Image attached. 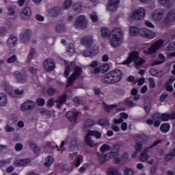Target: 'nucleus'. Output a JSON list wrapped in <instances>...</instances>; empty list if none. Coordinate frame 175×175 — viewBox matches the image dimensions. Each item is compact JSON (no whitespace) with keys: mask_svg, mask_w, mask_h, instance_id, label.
<instances>
[{"mask_svg":"<svg viewBox=\"0 0 175 175\" xmlns=\"http://www.w3.org/2000/svg\"><path fill=\"white\" fill-rule=\"evenodd\" d=\"M122 71L119 69H116L110 71L109 73L105 74L101 79L102 83L104 84H114V83H119L122 80Z\"/></svg>","mask_w":175,"mask_h":175,"instance_id":"nucleus-1","label":"nucleus"},{"mask_svg":"<svg viewBox=\"0 0 175 175\" xmlns=\"http://www.w3.org/2000/svg\"><path fill=\"white\" fill-rule=\"evenodd\" d=\"M129 33L131 36H137V35H140V36L146 38V39H154V38L157 36L155 32L147 28L139 29V27L136 26H131L129 28Z\"/></svg>","mask_w":175,"mask_h":175,"instance_id":"nucleus-2","label":"nucleus"},{"mask_svg":"<svg viewBox=\"0 0 175 175\" xmlns=\"http://www.w3.org/2000/svg\"><path fill=\"white\" fill-rule=\"evenodd\" d=\"M113 34L110 40L111 47H118L124 40V31L120 27L113 29Z\"/></svg>","mask_w":175,"mask_h":175,"instance_id":"nucleus-3","label":"nucleus"},{"mask_svg":"<svg viewBox=\"0 0 175 175\" xmlns=\"http://www.w3.org/2000/svg\"><path fill=\"white\" fill-rule=\"evenodd\" d=\"M36 107V103L33 100H27L23 102L20 106V111L23 113L25 111H31Z\"/></svg>","mask_w":175,"mask_h":175,"instance_id":"nucleus-4","label":"nucleus"},{"mask_svg":"<svg viewBox=\"0 0 175 175\" xmlns=\"http://www.w3.org/2000/svg\"><path fill=\"white\" fill-rule=\"evenodd\" d=\"M140 58L139 51H133L129 54L128 57L122 62V65H129Z\"/></svg>","mask_w":175,"mask_h":175,"instance_id":"nucleus-5","label":"nucleus"},{"mask_svg":"<svg viewBox=\"0 0 175 175\" xmlns=\"http://www.w3.org/2000/svg\"><path fill=\"white\" fill-rule=\"evenodd\" d=\"M161 143H162V140L159 139L154 142L149 148H145L141 153L140 159L142 162L148 161V149L152 148L153 147H157V146H158V144H161Z\"/></svg>","mask_w":175,"mask_h":175,"instance_id":"nucleus-6","label":"nucleus"},{"mask_svg":"<svg viewBox=\"0 0 175 175\" xmlns=\"http://www.w3.org/2000/svg\"><path fill=\"white\" fill-rule=\"evenodd\" d=\"M13 76L18 84H24V83H27L28 81V75L27 74H23L20 71H15L13 73Z\"/></svg>","mask_w":175,"mask_h":175,"instance_id":"nucleus-7","label":"nucleus"},{"mask_svg":"<svg viewBox=\"0 0 175 175\" xmlns=\"http://www.w3.org/2000/svg\"><path fill=\"white\" fill-rule=\"evenodd\" d=\"M87 18L84 15H81L78 16L75 21V25L77 28H80L81 29H84L87 28Z\"/></svg>","mask_w":175,"mask_h":175,"instance_id":"nucleus-8","label":"nucleus"},{"mask_svg":"<svg viewBox=\"0 0 175 175\" xmlns=\"http://www.w3.org/2000/svg\"><path fill=\"white\" fill-rule=\"evenodd\" d=\"M43 68L46 72H53L55 69V62L51 58L46 59L43 62Z\"/></svg>","mask_w":175,"mask_h":175,"instance_id":"nucleus-9","label":"nucleus"},{"mask_svg":"<svg viewBox=\"0 0 175 175\" xmlns=\"http://www.w3.org/2000/svg\"><path fill=\"white\" fill-rule=\"evenodd\" d=\"M146 16V10L144 8H139L137 10L133 12L131 18L140 21V20H144Z\"/></svg>","mask_w":175,"mask_h":175,"instance_id":"nucleus-10","label":"nucleus"},{"mask_svg":"<svg viewBox=\"0 0 175 175\" xmlns=\"http://www.w3.org/2000/svg\"><path fill=\"white\" fill-rule=\"evenodd\" d=\"M121 0H108L107 10L109 12H114L118 9Z\"/></svg>","mask_w":175,"mask_h":175,"instance_id":"nucleus-11","label":"nucleus"},{"mask_svg":"<svg viewBox=\"0 0 175 175\" xmlns=\"http://www.w3.org/2000/svg\"><path fill=\"white\" fill-rule=\"evenodd\" d=\"M32 16V10L29 7H26L23 9L20 13L21 20H29Z\"/></svg>","mask_w":175,"mask_h":175,"instance_id":"nucleus-12","label":"nucleus"},{"mask_svg":"<svg viewBox=\"0 0 175 175\" xmlns=\"http://www.w3.org/2000/svg\"><path fill=\"white\" fill-rule=\"evenodd\" d=\"M20 39L22 43L25 44H28L29 40H31V31L29 29H26L20 34Z\"/></svg>","mask_w":175,"mask_h":175,"instance_id":"nucleus-13","label":"nucleus"},{"mask_svg":"<svg viewBox=\"0 0 175 175\" xmlns=\"http://www.w3.org/2000/svg\"><path fill=\"white\" fill-rule=\"evenodd\" d=\"M163 14H165V10L163 9H157L153 12L152 18L154 21H161L163 18Z\"/></svg>","mask_w":175,"mask_h":175,"instance_id":"nucleus-14","label":"nucleus"},{"mask_svg":"<svg viewBox=\"0 0 175 175\" xmlns=\"http://www.w3.org/2000/svg\"><path fill=\"white\" fill-rule=\"evenodd\" d=\"M99 53V49H85L82 51L81 54L83 57H95V55H98Z\"/></svg>","mask_w":175,"mask_h":175,"instance_id":"nucleus-15","label":"nucleus"},{"mask_svg":"<svg viewBox=\"0 0 175 175\" xmlns=\"http://www.w3.org/2000/svg\"><path fill=\"white\" fill-rule=\"evenodd\" d=\"M66 65L64 76L65 77H68V76H69V73H70L72 70H75V68H76V63L75 62H70L69 63H66Z\"/></svg>","mask_w":175,"mask_h":175,"instance_id":"nucleus-16","label":"nucleus"},{"mask_svg":"<svg viewBox=\"0 0 175 175\" xmlns=\"http://www.w3.org/2000/svg\"><path fill=\"white\" fill-rule=\"evenodd\" d=\"M66 116L70 122H76L77 121V117H79V112L69 111L66 112Z\"/></svg>","mask_w":175,"mask_h":175,"instance_id":"nucleus-17","label":"nucleus"},{"mask_svg":"<svg viewBox=\"0 0 175 175\" xmlns=\"http://www.w3.org/2000/svg\"><path fill=\"white\" fill-rule=\"evenodd\" d=\"M94 43V39L92 36H85L81 38V44L82 46H85V47H90Z\"/></svg>","mask_w":175,"mask_h":175,"instance_id":"nucleus-18","label":"nucleus"},{"mask_svg":"<svg viewBox=\"0 0 175 175\" xmlns=\"http://www.w3.org/2000/svg\"><path fill=\"white\" fill-rule=\"evenodd\" d=\"M102 107L103 110L106 111V113H110V111H111L113 109H116V107H118V105H117V104H113V105H109L106 103L103 102Z\"/></svg>","mask_w":175,"mask_h":175,"instance_id":"nucleus-19","label":"nucleus"},{"mask_svg":"<svg viewBox=\"0 0 175 175\" xmlns=\"http://www.w3.org/2000/svg\"><path fill=\"white\" fill-rule=\"evenodd\" d=\"M81 75H83V68L79 66H76L74 68V72H72V75L77 79H80Z\"/></svg>","mask_w":175,"mask_h":175,"instance_id":"nucleus-20","label":"nucleus"},{"mask_svg":"<svg viewBox=\"0 0 175 175\" xmlns=\"http://www.w3.org/2000/svg\"><path fill=\"white\" fill-rule=\"evenodd\" d=\"M8 47H14L17 44V37L12 35L8 40Z\"/></svg>","mask_w":175,"mask_h":175,"instance_id":"nucleus-21","label":"nucleus"},{"mask_svg":"<svg viewBox=\"0 0 175 175\" xmlns=\"http://www.w3.org/2000/svg\"><path fill=\"white\" fill-rule=\"evenodd\" d=\"M118 154H120V146L118 145H114L113 148L111 151L110 157L111 159H114L118 157Z\"/></svg>","mask_w":175,"mask_h":175,"instance_id":"nucleus-22","label":"nucleus"},{"mask_svg":"<svg viewBox=\"0 0 175 175\" xmlns=\"http://www.w3.org/2000/svg\"><path fill=\"white\" fill-rule=\"evenodd\" d=\"M100 31L102 38H110L111 36V31L108 27H102Z\"/></svg>","mask_w":175,"mask_h":175,"instance_id":"nucleus-23","label":"nucleus"},{"mask_svg":"<svg viewBox=\"0 0 175 175\" xmlns=\"http://www.w3.org/2000/svg\"><path fill=\"white\" fill-rule=\"evenodd\" d=\"M85 142L87 146H88L89 147H91L92 148L95 147L96 146L94 141L91 139V135H89L88 133L85 136Z\"/></svg>","mask_w":175,"mask_h":175,"instance_id":"nucleus-24","label":"nucleus"},{"mask_svg":"<svg viewBox=\"0 0 175 175\" xmlns=\"http://www.w3.org/2000/svg\"><path fill=\"white\" fill-rule=\"evenodd\" d=\"M78 78H77L76 77H75L74 75H70V77H68V81H67V83L66 85V87L68 88L69 87H72V85H73L76 81V80H77Z\"/></svg>","mask_w":175,"mask_h":175,"instance_id":"nucleus-25","label":"nucleus"},{"mask_svg":"<svg viewBox=\"0 0 175 175\" xmlns=\"http://www.w3.org/2000/svg\"><path fill=\"white\" fill-rule=\"evenodd\" d=\"M8 105V96L5 93H0V106Z\"/></svg>","mask_w":175,"mask_h":175,"instance_id":"nucleus-26","label":"nucleus"},{"mask_svg":"<svg viewBox=\"0 0 175 175\" xmlns=\"http://www.w3.org/2000/svg\"><path fill=\"white\" fill-rule=\"evenodd\" d=\"M158 50L154 46L153 44L151 45V46L148 49H144L143 51L144 54L151 55L154 54V53H157Z\"/></svg>","mask_w":175,"mask_h":175,"instance_id":"nucleus-27","label":"nucleus"},{"mask_svg":"<svg viewBox=\"0 0 175 175\" xmlns=\"http://www.w3.org/2000/svg\"><path fill=\"white\" fill-rule=\"evenodd\" d=\"M160 131L162 133H167L170 131V124L168 123H163L160 126Z\"/></svg>","mask_w":175,"mask_h":175,"instance_id":"nucleus-28","label":"nucleus"},{"mask_svg":"<svg viewBox=\"0 0 175 175\" xmlns=\"http://www.w3.org/2000/svg\"><path fill=\"white\" fill-rule=\"evenodd\" d=\"M109 124L110 121L107 120V118H100L98 121V125H100V126H107Z\"/></svg>","mask_w":175,"mask_h":175,"instance_id":"nucleus-29","label":"nucleus"},{"mask_svg":"<svg viewBox=\"0 0 175 175\" xmlns=\"http://www.w3.org/2000/svg\"><path fill=\"white\" fill-rule=\"evenodd\" d=\"M66 51L68 55H70V57H72V55H75V46H73V44H68L66 47Z\"/></svg>","mask_w":175,"mask_h":175,"instance_id":"nucleus-30","label":"nucleus"},{"mask_svg":"<svg viewBox=\"0 0 175 175\" xmlns=\"http://www.w3.org/2000/svg\"><path fill=\"white\" fill-rule=\"evenodd\" d=\"M87 133L90 136H94L96 139H100L102 137V134L98 131L88 130Z\"/></svg>","mask_w":175,"mask_h":175,"instance_id":"nucleus-31","label":"nucleus"},{"mask_svg":"<svg viewBox=\"0 0 175 175\" xmlns=\"http://www.w3.org/2000/svg\"><path fill=\"white\" fill-rule=\"evenodd\" d=\"M53 163H54V158H53V157H51V155H49L45 159L44 165L46 166V167H50Z\"/></svg>","mask_w":175,"mask_h":175,"instance_id":"nucleus-32","label":"nucleus"},{"mask_svg":"<svg viewBox=\"0 0 175 175\" xmlns=\"http://www.w3.org/2000/svg\"><path fill=\"white\" fill-rule=\"evenodd\" d=\"M55 31L62 33V32H65L66 31V26L64 23L58 24L55 26Z\"/></svg>","mask_w":175,"mask_h":175,"instance_id":"nucleus-33","label":"nucleus"},{"mask_svg":"<svg viewBox=\"0 0 175 175\" xmlns=\"http://www.w3.org/2000/svg\"><path fill=\"white\" fill-rule=\"evenodd\" d=\"M77 148V138H72L70 143V151H75Z\"/></svg>","mask_w":175,"mask_h":175,"instance_id":"nucleus-34","label":"nucleus"},{"mask_svg":"<svg viewBox=\"0 0 175 175\" xmlns=\"http://www.w3.org/2000/svg\"><path fill=\"white\" fill-rule=\"evenodd\" d=\"M72 9L75 12H77V13L80 12L83 10V3L79 2L73 4Z\"/></svg>","mask_w":175,"mask_h":175,"instance_id":"nucleus-35","label":"nucleus"},{"mask_svg":"<svg viewBox=\"0 0 175 175\" xmlns=\"http://www.w3.org/2000/svg\"><path fill=\"white\" fill-rule=\"evenodd\" d=\"M29 147L31 148L34 154H39V152H40V148L33 142L30 143Z\"/></svg>","mask_w":175,"mask_h":175,"instance_id":"nucleus-36","label":"nucleus"},{"mask_svg":"<svg viewBox=\"0 0 175 175\" xmlns=\"http://www.w3.org/2000/svg\"><path fill=\"white\" fill-rule=\"evenodd\" d=\"M28 163H31V159H23L17 161L19 166H26Z\"/></svg>","mask_w":175,"mask_h":175,"instance_id":"nucleus-37","label":"nucleus"},{"mask_svg":"<svg viewBox=\"0 0 175 175\" xmlns=\"http://www.w3.org/2000/svg\"><path fill=\"white\" fill-rule=\"evenodd\" d=\"M94 125H95V121L91 118H88L84 122V126L85 128H91Z\"/></svg>","mask_w":175,"mask_h":175,"instance_id":"nucleus-38","label":"nucleus"},{"mask_svg":"<svg viewBox=\"0 0 175 175\" xmlns=\"http://www.w3.org/2000/svg\"><path fill=\"white\" fill-rule=\"evenodd\" d=\"M163 43H165V41L162 39H159L153 43L152 45L153 47L156 48L157 50H159V49L163 46Z\"/></svg>","mask_w":175,"mask_h":175,"instance_id":"nucleus-39","label":"nucleus"},{"mask_svg":"<svg viewBox=\"0 0 175 175\" xmlns=\"http://www.w3.org/2000/svg\"><path fill=\"white\" fill-rule=\"evenodd\" d=\"M12 159H2L0 161V167H5L8 165H10Z\"/></svg>","mask_w":175,"mask_h":175,"instance_id":"nucleus-40","label":"nucleus"},{"mask_svg":"<svg viewBox=\"0 0 175 175\" xmlns=\"http://www.w3.org/2000/svg\"><path fill=\"white\" fill-rule=\"evenodd\" d=\"M124 174V175H133L135 174V171L133 169L128 167H123Z\"/></svg>","mask_w":175,"mask_h":175,"instance_id":"nucleus-41","label":"nucleus"},{"mask_svg":"<svg viewBox=\"0 0 175 175\" xmlns=\"http://www.w3.org/2000/svg\"><path fill=\"white\" fill-rule=\"evenodd\" d=\"M62 11V10L61 9V8H59V7H54L51 10V13H53V17H57V16H58V14H59Z\"/></svg>","mask_w":175,"mask_h":175,"instance_id":"nucleus-42","label":"nucleus"},{"mask_svg":"<svg viewBox=\"0 0 175 175\" xmlns=\"http://www.w3.org/2000/svg\"><path fill=\"white\" fill-rule=\"evenodd\" d=\"M107 175H120V171L117 168H109L107 172Z\"/></svg>","mask_w":175,"mask_h":175,"instance_id":"nucleus-43","label":"nucleus"},{"mask_svg":"<svg viewBox=\"0 0 175 175\" xmlns=\"http://www.w3.org/2000/svg\"><path fill=\"white\" fill-rule=\"evenodd\" d=\"M110 150H111V147L107 144H103L100 148V151L101 152H106V151H110Z\"/></svg>","mask_w":175,"mask_h":175,"instance_id":"nucleus-44","label":"nucleus"},{"mask_svg":"<svg viewBox=\"0 0 175 175\" xmlns=\"http://www.w3.org/2000/svg\"><path fill=\"white\" fill-rule=\"evenodd\" d=\"M46 94L49 96H53V95H55V94H57V89L50 87L46 90Z\"/></svg>","mask_w":175,"mask_h":175,"instance_id":"nucleus-45","label":"nucleus"},{"mask_svg":"<svg viewBox=\"0 0 175 175\" xmlns=\"http://www.w3.org/2000/svg\"><path fill=\"white\" fill-rule=\"evenodd\" d=\"M124 103H125V105L128 106V107H129L130 109H132V107H135V106H136V104L133 103V101L128 98H126L124 100Z\"/></svg>","mask_w":175,"mask_h":175,"instance_id":"nucleus-46","label":"nucleus"},{"mask_svg":"<svg viewBox=\"0 0 175 175\" xmlns=\"http://www.w3.org/2000/svg\"><path fill=\"white\" fill-rule=\"evenodd\" d=\"M66 99H68V96H66V94H62L59 96V99L56 100L55 102H60L63 104L66 103Z\"/></svg>","mask_w":175,"mask_h":175,"instance_id":"nucleus-47","label":"nucleus"},{"mask_svg":"<svg viewBox=\"0 0 175 175\" xmlns=\"http://www.w3.org/2000/svg\"><path fill=\"white\" fill-rule=\"evenodd\" d=\"M36 103L38 106H44V105H46V100H44V98H38L36 99Z\"/></svg>","mask_w":175,"mask_h":175,"instance_id":"nucleus-48","label":"nucleus"},{"mask_svg":"<svg viewBox=\"0 0 175 175\" xmlns=\"http://www.w3.org/2000/svg\"><path fill=\"white\" fill-rule=\"evenodd\" d=\"M160 118L161 120V121H169V120H170V113H162L160 116Z\"/></svg>","mask_w":175,"mask_h":175,"instance_id":"nucleus-49","label":"nucleus"},{"mask_svg":"<svg viewBox=\"0 0 175 175\" xmlns=\"http://www.w3.org/2000/svg\"><path fill=\"white\" fill-rule=\"evenodd\" d=\"M135 148L136 152H141V151L143 150V144H142V142H137L135 144Z\"/></svg>","mask_w":175,"mask_h":175,"instance_id":"nucleus-50","label":"nucleus"},{"mask_svg":"<svg viewBox=\"0 0 175 175\" xmlns=\"http://www.w3.org/2000/svg\"><path fill=\"white\" fill-rule=\"evenodd\" d=\"M35 53V49L32 48L28 55L27 62H31L32 58H33V54Z\"/></svg>","mask_w":175,"mask_h":175,"instance_id":"nucleus-51","label":"nucleus"},{"mask_svg":"<svg viewBox=\"0 0 175 175\" xmlns=\"http://www.w3.org/2000/svg\"><path fill=\"white\" fill-rule=\"evenodd\" d=\"M159 3L165 8H170V0H159Z\"/></svg>","mask_w":175,"mask_h":175,"instance_id":"nucleus-52","label":"nucleus"},{"mask_svg":"<svg viewBox=\"0 0 175 175\" xmlns=\"http://www.w3.org/2000/svg\"><path fill=\"white\" fill-rule=\"evenodd\" d=\"M149 81V88H155L157 87V83H155V81L154 80V78L150 77L148 78Z\"/></svg>","mask_w":175,"mask_h":175,"instance_id":"nucleus-53","label":"nucleus"},{"mask_svg":"<svg viewBox=\"0 0 175 175\" xmlns=\"http://www.w3.org/2000/svg\"><path fill=\"white\" fill-rule=\"evenodd\" d=\"M168 15L170 18H171L172 21L174 23L175 21V8L172 9L169 11Z\"/></svg>","mask_w":175,"mask_h":175,"instance_id":"nucleus-54","label":"nucleus"},{"mask_svg":"<svg viewBox=\"0 0 175 175\" xmlns=\"http://www.w3.org/2000/svg\"><path fill=\"white\" fill-rule=\"evenodd\" d=\"M109 69H110V66L107 63L103 64L101 66V72L103 73H106Z\"/></svg>","mask_w":175,"mask_h":175,"instance_id":"nucleus-55","label":"nucleus"},{"mask_svg":"<svg viewBox=\"0 0 175 175\" xmlns=\"http://www.w3.org/2000/svg\"><path fill=\"white\" fill-rule=\"evenodd\" d=\"M90 18L93 23H96L98 21V15H96V12H93L90 14Z\"/></svg>","mask_w":175,"mask_h":175,"instance_id":"nucleus-56","label":"nucleus"},{"mask_svg":"<svg viewBox=\"0 0 175 175\" xmlns=\"http://www.w3.org/2000/svg\"><path fill=\"white\" fill-rule=\"evenodd\" d=\"M115 94L117 95H125V90L122 88H116L115 90Z\"/></svg>","mask_w":175,"mask_h":175,"instance_id":"nucleus-57","label":"nucleus"},{"mask_svg":"<svg viewBox=\"0 0 175 175\" xmlns=\"http://www.w3.org/2000/svg\"><path fill=\"white\" fill-rule=\"evenodd\" d=\"M64 9L65 10L69 9V8H70V6H72V1H70V0H66L64 1Z\"/></svg>","mask_w":175,"mask_h":175,"instance_id":"nucleus-58","label":"nucleus"},{"mask_svg":"<svg viewBox=\"0 0 175 175\" xmlns=\"http://www.w3.org/2000/svg\"><path fill=\"white\" fill-rule=\"evenodd\" d=\"M73 102L74 103H75L76 106H79L83 104V101H81V100L79 97H75L73 98Z\"/></svg>","mask_w":175,"mask_h":175,"instance_id":"nucleus-59","label":"nucleus"},{"mask_svg":"<svg viewBox=\"0 0 175 175\" xmlns=\"http://www.w3.org/2000/svg\"><path fill=\"white\" fill-rule=\"evenodd\" d=\"M163 24H170V23H174L173 21H172V18L169 15L167 14V17H165L163 20Z\"/></svg>","mask_w":175,"mask_h":175,"instance_id":"nucleus-60","label":"nucleus"},{"mask_svg":"<svg viewBox=\"0 0 175 175\" xmlns=\"http://www.w3.org/2000/svg\"><path fill=\"white\" fill-rule=\"evenodd\" d=\"M8 33V30L6 29V27H0V36H5Z\"/></svg>","mask_w":175,"mask_h":175,"instance_id":"nucleus-61","label":"nucleus"},{"mask_svg":"<svg viewBox=\"0 0 175 175\" xmlns=\"http://www.w3.org/2000/svg\"><path fill=\"white\" fill-rule=\"evenodd\" d=\"M16 59H17V57L16 56V55H13L12 57H9L7 59V62L8 64H13V62H15Z\"/></svg>","mask_w":175,"mask_h":175,"instance_id":"nucleus-62","label":"nucleus"},{"mask_svg":"<svg viewBox=\"0 0 175 175\" xmlns=\"http://www.w3.org/2000/svg\"><path fill=\"white\" fill-rule=\"evenodd\" d=\"M55 103V100H54V98H49L48 100L47 106H49V107H54Z\"/></svg>","mask_w":175,"mask_h":175,"instance_id":"nucleus-63","label":"nucleus"},{"mask_svg":"<svg viewBox=\"0 0 175 175\" xmlns=\"http://www.w3.org/2000/svg\"><path fill=\"white\" fill-rule=\"evenodd\" d=\"M24 146L21 143H18L15 145V151H21L23 150Z\"/></svg>","mask_w":175,"mask_h":175,"instance_id":"nucleus-64","label":"nucleus"}]
</instances>
